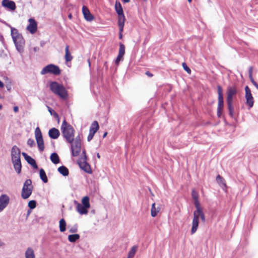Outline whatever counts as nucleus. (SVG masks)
I'll return each mask as SVG.
<instances>
[{
  "label": "nucleus",
  "instance_id": "nucleus-27",
  "mask_svg": "<svg viewBox=\"0 0 258 258\" xmlns=\"http://www.w3.org/2000/svg\"><path fill=\"white\" fill-rule=\"evenodd\" d=\"M72 59L73 56L69 51V46L67 45L65 48V60L67 62H68L71 61Z\"/></svg>",
  "mask_w": 258,
  "mask_h": 258
},
{
  "label": "nucleus",
  "instance_id": "nucleus-10",
  "mask_svg": "<svg viewBox=\"0 0 258 258\" xmlns=\"http://www.w3.org/2000/svg\"><path fill=\"white\" fill-rule=\"evenodd\" d=\"M222 88L220 85L217 86V92H218V107L217 109H222L224 106V99L222 92Z\"/></svg>",
  "mask_w": 258,
  "mask_h": 258
},
{
  "label": "nucleus",
  "instance_id": "nucleus-54",
  "mask_svg": "<svg viewBox=\"0 0 258 258\" xmlns=\"http://www.w3.org/2000/svg\"><path fill=\"white\" fill-rule=\"evenodd\" d=\"M18 110H19V108H18V106H15L14 107V112H17L18 111Z\"/></svg>",
  "mask_w": 258,
  "mask_h": 258
},
{
  "label": "nucleus",
  "instance_id": "nucleus-25",
  "mask_svg": "<svg viewBox=\"0 0 258 258\" xmlns=\"http://www.w3.org/2000/svg\"><path fill=\"white\" fill-rule=\"evenodd\" d=\"M227 107L229 111V114L231 117H234V107L233 101H227Z\"/></svg>",
  "mask_w": 258,
  "mask_h": 258
},
{
  "label": "nucleus",
  "instance_id": "nucleus-33",
  "mask_svg": "<svg viewBox=\"0 0 258 258\" xmlns=\"http://www.w3.org/2000/svg\"><path fill=\"white\" fill-rule=\"evenodd\" d=\"M137 247L136 246H133L131 249L129 251L128 253V255L127 258H133L136 252Z\"/></svg>",
  "mask_w": 258,
  "mask_h": 258
},
{
  "label": "nucleus",
  "instance_id": "nucleus-58",
  "mask_svg": "<svg viewBox=\"0 0 258 258\" xmlns=\"http://www.w3.org/2000/svg\"><path fill=\"white\" fill-rule=\"evenodd\" d=\"M4 245V243L0 239V246H3Z\"/></svg>",
  "mask_w": 258,
  "mask_h": 258
},
{
  "label": "nucleus",
  "instance_id": "nucleus-49",
  "mask_svg": "<svg viewBox=\"0 0 258 258\" xmlns=\"http://www.w3.org/2000/svg\"><path fill=\"white\" fill-rule=\"evenodd\" d=\"M21 157H18L17 158H16V159H14L13 160H12V162L13 163V164H16V163H18V164H20V163H21Z\"/></svg>",
  "mask_w": 258,
  "mask_h": 258
},
{
  "label": "nucleus",
  "instance_id": "nucleus-51",
  "mask_svg": "<svg viewBox=\"0 0 258 258\" xmlns=\"http://www.w3.org/2000/svg\"><path fill=\"white\" fill-rule=\"evenodd\" d=\"M222 109H217V116L220 117L222 114Z\"/></svg>",
  "mask_w": 258,
  "mask_h": 258
},
{
  "label": "nucleus",
  "instance_id": "nucleus-59",
  "mask_svg": "<svg viewBox=\"0 0 258 258\" xmlns=\"http://www.w3.org/2000/svg\"><path fill=\"white\" fill-rule=\"evenodd\" d=\"M97 157L98 158V159H100V154L98 153L97 154Z\"/></svg>",
  "mask_w": 258,
  "mask_h": 258
},
{
  "label": "nucleus",
  "instance_id": "nucleus-16",
  "mask_svg": "<svg viewBox=\"0 0 258 258\" xmlns=\"http://www.w3.org/2000/svg\"><path fill=\"white\" fill-rule=\"evenodd\" d=\"M82 13L83 14L84 18L87 21H91L94 19L93 16L91 14L88 8L85 6L82 7Z\"/></svg>",
  "mask_w": 258,
  "mask_h": 258
},
{
  "label": "nucleus",
  "instance_id": "nucleus-57",
  "mask_svg": "<svg viewBox=\"0 0 258 258\" xmlns=\"http://www.w3.org/2000/svg\"><path fill=\"white\" fill-rule=\"evenodd\" d=\"M107 135V132L104 133L103 135V138H104L105 137H106Z\"/></svg>",
  "mask_w": 258,
  "mask_h": 258
},
{
  "label": "nucleus",
  "instance_id": "nucleus-40",
  "mask_svg": "<svg viewBox=\"0 0 258 258\" xmlns=\"http://www.w3.org/2000/svg\"><path fill=\"white\" fill-rule=\"evenodd\" d=\"M194 205L196 208V211H199L201 210H202L200 206V204L198 200H196L194 201Z\"/></svg>",
  "mask_w": 258,
  "mask_h": 258
},
{
  "label": "nucleus",
  "instance_id": "nucleus-9",
  "mask_svg": "<svg viewBox=\"0 0 258 258\" xmlns=\"http://www.w3.org/2000/svg\"><path fill=\"white\" fill-rule=\"evenodd\" d=\"M245 91L246 104L249 107V108H251L253 105L254 100L251 93V91L247 86L245 87Z\"/></svg>",
  "mask_w": 258,
  "mask_h": 258
},
{
  "label": "nucleus",
  "instance_id": "nucleus-45",
  "mask_svg": "<svg viewBox=\"0 0 258 258\" xmlns=\"http://www.w3.org/2000/svg\"><path fill=\"white\" fill-rule=\"evenodd\" d=\"M182 67L184 70L189 74L191 73V70L187 66L185 62L182 63Z\"/></svg>",
  "mask_w": 258,
  "mask_h": 258
},
{
  "label": "nucleus",
  "instance_id": "nucleus-38",
  "mask_svg": "<svg viewBox=\"0 0 258 258\" xmlns=\"http://www.w3.org/2000/svg\"><path fill=\"white\" fill-rule=\"evenodd\" d=\"M216 180L217 182L219 183V184H221V185H224V186H226V184L224 182V179L220 175H217L216 177Z\"/></svg>",
  "mask_w": 258,
  "mask_h": 258
},
{
  "label": "nucleus",
  "instance_id": "nucleus-8",
  "mask_svg": "<svg viewBox=\"0 0 258 258\" xmlns=\"http://www.w3.org/2000/svg\"><path fill=\"white\" fill-rule=\"evenodd\" d=\"M115 9L116 12L118 15V23L124 22L125 18L123 14V11L120 3L118 2H116L115 5Z\"/></svg>",
  "mask_w": 258,
  "mask_h": 258
},
{
  "label": "nucleus",
  "instance_id": "nucleus-5",
  "mask_svg": "<svg viewBox=\"0 0 258 258\" xmlns=\"http://www.w3.org/2000/svg\"><path fill=\"white\" fill-rule=\"evenodd\" d=\"M33 185L31 179H27L24 183L21 191V197L23 199H27L32 194Z\"/></svg>",
  "mask_w": 258,
  "mask_h": 258
},
{
  "label": "nucleus",
  "instance_id": "nucleus-21",
  "mask_svg": "<svg viewBox=\"0 0 258 258\" xmlns=\"http://www.w3.org/2000/svg\"><path fill=\"white\" fill-rule=\"evenodd\" d=\"M48 135L51 139H56L59 137L60 133L58 129L53 127L49 130Z\"/></svg>",
  "mask_w": 258,
  "mask_h": 258
},
{
  "label": "nucleus",
  "instance_id": "nucleus-20",
  "mask_svg": "<svg viewBox=\"0 0 258 258\" xmlns=\"http://www.w3.org/2000/svg\"><path fill=\"white\" fill-rule=\"evenodd\" d=\"M2 5L3 7L12 11L15 10L16 8L15 2L9 0H3L2 1Z\"/></svg>",
  "mask_w": 258,
  "mask_h": 258
},
{
  "label": "nucleus",
  "instance_id": "nucleus-18",
  "mask_svg": "<svg viewBox=\"0 0 258 258\" xmlns=\"http://www.w3.org/2000/svg\"><path fill=\"white\" fill-rule=\"evenodd\" d=\"M77 204L76 210L81 215H86L88 212V209L86 207L82 205L80 203H77L75 201Z\"/></svg>",
  "mask_w": 258,
  "mask_h": 258
},
{
  "label": "nucleus",
  "instance_id": "nucleus-17",
  "mask_svg": "<svg viewBox=\"0 0 258 258\" xmlns=\"http://www.w3.org/2000/svg\"><path fill=\"white\" fill-rule=\"evenodd\" d=\"M237 91L234 87H229L227 89L226 101H233V97L236 95Z\"/></svg>",
  "mask_w": 258,
  "mask_h": 258
},
{
  "label": "nucleus",
  "instance_id": "nucleus-26",
  "mask_svg": "<svg viewBox=\"0 0 258 258\" xmlns=\"http://www.w3.org/2000/svg\"><path fill=\"white\" fill-rule=\"evenodd\" d=\"M99 128V126L98 122L97 121H94L90 127L89 131L95 134Z\"/></svg>",
  "mask_w": 258,
  "mask_h": 258
},
{
  "label": "nucleus",
  "instance_id": "nucleus-37",
  "mask_svg": "<svg viewBox=\"0 0 258 258\" xmlns=\"http://www.w3.org/2000/svg\"><path fill=\"white\" fill-rule=\"evenodd\" d=\"M47 107L49 112L51 115H53L55 118H58V114L54 110H53L51 107H50L48 106H47Z\"/></svg>",
  "mask_w": 258,
  "mask_h": 258
},
{
  "label": "nucleus",
  "instance_id": "nucleus-46",
  "mask_svg": "<svg viewBox=\"0 0 258 258\" xmlns=\"http://www.w3.org/2000/svg\"><path fill=\"white\" fill-rule=\"evenodd\" d=\"M78 231V226L77 224L73 226L70 230V233H76Z\"/></svg>",
  "mask_w": 258,
  "mask_h": 258
},
{
  "label": "nucleus",
  "instance_id": "nucleus-24",
  "mask_svg": "<svg viewBox=\"0 0 258 258\" xmlns=\"http://www.w3.org/2000/svg\"><path fill=\"white\" fill-rule=\"evenodd\" d=\"M50 159L51 161L54 164H58L60 162L59 157L56 153H52L50 155Z\"/></svg>",
  "mask_w": 258,
  "mask_h": 258
},
{
  "label": "nucleus",
  "instance_id": "nucleus-23",
  "mask_svg": "<svg viewBox=\"0 0 258 258\" xmlns=\"http://www.w3.org/2000/svg\"><path fill=\"white\" fill-rule=\"evenodd\" d=\"M58 172L64 176H68L69 174V169L64 166L62 165L57 169Z\"/></svg>",
  "mask_w": 258,
  "mask_h": 258
},
{
  "label": "nucleus",
  "instance_id": "nucleus-52",
  "mask_svg": "<svg viewBox=\"0 0 258 258\" xmlns=\"http://www.w3.org/2000/svg\"><path fill=\"white\" fill-rule=\"evenodd\" d=\"M145 74L147 76L150 77H152L153 76V74L149 71H147Z\"/></svg>",
  "mask_w": 258,
  "mask_h": 258
},
{
  "label": "nucleus",
  "instance_id": "nucleus-56",
  "mask_svg": "<svg viewBox=\"0 0 258 258\" xmlns=\"http://www.w3.org/2000/svg\"><path fill=\"white\" fill-rule=\"evenodd\" d=\"M122 1L124 3H128L130 1V0H122Z\"/></svg>",
  "mask_w": 258,
  "mask_h": 258
},
{
  "label": "nucleus",
  "instance_id": "nucleus-12",
  "mask_svg": "<svg viewBox=\"0 0 258 258\" xmlns=\"http://www.w3.org/2000/svg\"><path fill=\"white\" fill-rule=\"evenodd\" d=\"M72 155L74 157L78 156L81 150V144H77L75 143H70Z\"/></svg>",
  "mask_w": 258,
  "mask_h": 258
},
{
  "label": "nucleus",
  "instance_id": "nucleus-6",
  "mask_svg": "<svg viewBox=\"0 0 258 258\" xmlns=\"http://www.w3.org/2000/svg\"><path fill=\"white\" fill-rule=\"evenodd\" d=\"M48 73L57 76L60 74L61 70L57 66L49 64L44 67L41 71V75H45Z\"/></svg>",
  "mask_w": 258,
  "mask_h": 258
},
{
  "label": "nucleus",
  "instance_id": "nucleus-44",
  "mask_svg": "<svg viewBox=\"0 0 258 258\" xmlns=\"http://www.w3.org/2000/svg\"><path fill=\"white\" fill-rule=\"evenodd\" d=\"M27 145L30 147H33L35 145L34 140L31 139H29L27 141Z\"/></svg>",
  "mask_w": 258,
  "mask_h": 258
},
{
  "label": "nucleus",
  "instance_id": "nucleus-29",
  "mask_svg": "<svg viewBox=\"0 0 258 258\" xmlns=\"http://www.w3.org/2000/svg\"><path fill=\"white\" fill-rule=\"evenodd\" d=\"M80 237V235L78 234H71L68 236V240L71 242H75Z\"/></svg>",
  "mask_w": 258,
  "mask_h": 258
},
{
  "label": "nucleus",
  "instance_id": "nucleus-35",
  "mask_svg": "<svg viewBox=\"0 0 258 258\" xmlns=\"http://www.w3.org/2000/svg\"><path fill=\"white\" fill-rule=\"evenodd\" d=\"M14 168L18 174H20L21 172L22 165L21 163H16L13 164Z\"/></svg>",
  "mask_w": 258,
  "mask_h": 258
},
{
  "label": "nucleus",
  "instance_id": "nucleus-43",
  "mask_svg": "<svg viewBox=\"0 0 258 258\" xmlns=\"http://www.w3.org/2000/svg\"><path fill=\"white\" fill-rule=\"evenodd\" d=\"M191 196L194 201L198 200L199 195L194 189L192 190Z\"/></svg>",
  "mask_w": 258,
  "mask_h": 258
},
{
  "label": "nucleus",
  "instance_id": "nucleus-32",
  "mask_svg": "<svg viewBox=\"0 0 258 258\" xmlns=\"http://www.w3.org/2000/svg\"><path fill=\"white\" fill-rule=\"evenodd\" d=\"M124 25V22L118 23V25L119 27V38L120 39H122V31L123 30Z\"/></svg>",
  "mask_w": 258,
  "mask_h": 258
},
{
  "label": "nucleus",
  "instance_id": "nucleus-36",
  "mask_svg": "<svg viewBox=\"0 0 258 258\" xmlns=\"http://www.w3.org/2000/svg\"><path fill=\"white\" fill-rule=\"evenodd\" d=\"M159 212L158 210H156L155 208V204L153 203L152 205V208H151V216L153 217H155L157 213Z\"/></svg>",
  "mask_w": 258,
  "mask_h": 258
},
{
  "label": "nucleus",
  "instance_id": "nucleus-1",
  "mask_svg": "<svg viewBox=\"0 0 258 258\" xmlns=\"http://www.w3.org/2000/svg\"><path fill=\"white\" fill-rule=\"evenodd\" d=\"M61 131L63 138L68 143H72L74 140L75 130L73 127L64 119L61 126Z\"/></svg>",
  "mask_w": 258,
  "mask_h": 258
},
{
  "label": "nucleus",
  "instance_id": "nucleus-4",
  "mask_svg": "<svg viewBox=\"0 0 258 258\" xmlns=\"http://www.w3.org/2000/svg\"><path fill=\"white\" fill-rule=\"evenodd\" d=\"M199 218H201L202 221L203 222H205V216L202 210H201L199 211H194V218L192 219V227L191 229V234L195 233L197 230L199 223Z\"/></svg>",
  "mask_w": 258,
  "mask_h": 258
},
{
  "label": "nucleus",
  "instance_id": "nucleus-14",
  "mask_svg": "<svg viewBox=\"0 0 258 258\" xmlns=\"http://www.w3.org/2000/svg\"><path fill=\"white\" fill-rule=\"evenodd\" d=\"M22 155L24 157L25 159L28 164L31 165L34 169H38V167L36 164V161L33 158L29 156L27 153L25 152H22Z\"/></svg>",
  "mask_w": 258,
  "mask_h": 258
},
{
  "label": "nucleus",
  "instance_id": "nucleus-53",
  "mask_svg": "<svg viewBox=\"0 0 258 258\" xmlns=\"http://www.w3.org/2000/svg\"><path fill=\"white\" fill-rule=\"evenodd\" d=\"M252 84L258 90V84L255 81H253Z\"/></svg>",
  "mask_w": 258,
  "mask_h": 258
},
{
  "label": "nucleus",
  "instance_id": "nucleus-19",
  "mask_svg": "<svg viewBox=\"0 0 258 258\" xmlns=\"http://www.w3.org/2000/svg\"><path fill=\"white\" fill-rule=\"evenodd\" d=\"M12 160L21 157V152L20 149L17 146H14L11 149Z\"/></svg>",
  "mask_w": 258,
  "mask_h": 258
},
{
  "label": "nucleus",
  "instance_id": "nucleus-64",
  "mask_svg": "<svg viewBox=\"0 0 258 258\" xmlns=\"http://www.w3.org/2000/svg\"><path fill=\"white\" fill-rule=\"evenodd\" d=\"M30 213V210H28V214H29Z\"/></svg>",
  "mask_w": 258,
  "mask_h": 258
},
{
  "label": "nucleus",
  "instance_id": "nucleus-34",
  "mask_svg": "<svg viewBox=\"0 0 258 258\" xmlns=\"http://www.w3.org/2000/svg\"><path fill=\"white\" fill-rule=\"evenodd\" d=\"M124 53H125V46L122 43H119V52H118V54H119V55L123 56Z\"/></svg>",
  "mask_w": 258,
  "mask_h": 258
},
{
  "label": "nucleus",
  "instance_id": "nucleus-48",
  "mask_svg": "<svg viewBox=\"0 0 258 258\" xmlns=\"http://www.w3.org/2000/svg\"><path fill=\"white\" fill-rule=\"evenodd\" d=\"M94 133H93V132H90L89 131V134L88 136V137H87V141L88 142H90L93 138L94 136Z\"/></svg>",
  "mask_w": 258,
  "mask_h": 258
},
{
  "label": "nucleus",
  "instance_id": "nucleus-2",
  "mask_svg": "<svg viewBox=\"0 0 258 258\" xmlns=\"http://www.w3.org/2000/svg\"><path fill=\"white\" fill-rule=\"evenodd\" d=\"M50 90L55 95L59 96L61 99L66 100L68 97V93L64 87L56 81H51L49 83Z\"/></svg>",
  "mask_w": 258,
  "mask_h": 258
},
{
  "label": "nucleus",
  "instance_id": "nucleus-61",
  "mask_svg": "<svg viewBox=\"0 0 258 258\" xmlns=\"http://www.w3.org/2000/svg\"><path fill=\"white\" fill-rule=\"evenodd\" d=\"M34 51H37V48H36V47H35V48H34Z\"/></svg>",
  "mask_w": 258,
  "mask_h": 258
},
{
  "label": "nucleus",
  "instance_id": "nucleus-22",
  "mask_svg": "<svg viewBox=\"0 0 258 258\" xmlns=\"http://www.w3.org/2000/svg\"><path fill=\"white\" fill-rule=\"evenodd\" d=\"M25 258H35L34 251L32 248L29 247L27 248L25 252Z\"/></svg>",
  "mask_w": 258,
  "mask_h": 258
},
{
  "label": "nucleus",
  "instance_id": "nucleus-63",
  "mask_svg": "<svg viewBox=\"0 0 258 258\" xmlns=\"http://www.w3.org/2000/svg\"><path fill=\"white\" fill-rule=\"evenodd\" d=\"M2 108V105L0 104V109Z\"/></svg>",
  "mask_w": 258,
  "mask_h": 258
},
{
  "label": "nucleus",
  "instance_id": "nucleus-39",
  "mask_svg": "<svg viewBox=\"0 0 258 258\" xmlns=\"http://www.w3.org/2000/svg\"><path fill=\"white\" fill-rule=\"evenodd\" d=\"M28 206L30 209H33L36 207V202L35 200H31L29 202Z\"/></svg>",
  "mask_w": 258,
  "mask_h": 258
},
{
  "label": "nucleus",
  "instance_id": "nucleus-50",
  "mask_svg": "<svg viewBox=\"0 0 258 258\" xmlns=\"http://www.w3.org/2000/svg\"><path fill=\"white\" fill-rule=\"evenodd\" d=\"M83 157L81 158V160H87V157L86 153V151L84 150L82 152Z\"/></svg>",
  "mask_w": 258,
  "mask_h": 258
},
{
  "label": "nucleus",
  "instance_id": "nucleus-11",
  "mask_svg": "<svg viewBox=\"0 0 258 258\" xmlns=\"http://www.w3.org/2000/svg\"><path fill=\"white\" fill-rule=\"evenodd\" d=\"M28 21L29 22V24L27 26V29L31 34H34L37 31V22L33 18H30Z\"/></svg>",
  "mask_w": 258,
  "mask_h": 258
},
{
  "label": "nucleus",
  "instance_id": "nucleus-47",
  "mask_svg": "<svg viewBox=\"0 0 258 258\" xmlns=\"http://www.w3.org/2000/svg\"><path fill=\"white\" fill-rule=\"evenodd\" d=\"M122 58H123V56L118 54V55L115 60V64L118 65Z\"/></svg>",
  "mask_w": 258,
  "mask_h": 258
},
{
  "label": "nucleus",
  "instance_id": "nucleus-41",
  "mask_svg": "<svg viewBox=\"0 0 258 258\" xmlns=\"http://www.w3.org/2000/svg\"><path fill=\"white\" fill-rule=\"evenodd\" d=\"M252 70H253L252 67H250L248 69V75H249V79L251 83H252L253 81H254L252 77Z\"/></svg>",
  "mask_w": 258,
  "mask_h": 258
},
{
  "label": "nucleus",
  "instance_id": "nucleus-55",
  "mask_svg": "<svg viewBox=\"0 0 258 258\" xmlns=\"http://www.w3.org/2000/svg\"><path fill=\"white\" fill-rule=\"evenodd\" d=\"M4 86V83L0 80V88H3Z\"/></svg>",
  "mask_w": 258,
  "mask_h": 258
},
{
  "label": "nucleus",
  "instance_id": "nucleus-60",
  "mask_svg": "<svg viewBox=\"0 0 258 258\" xmlns=\"http://www.w3.org/2000/svg\"><path fill=\"white\" fill-rule=\"evenodd\" d=\"M69 18L70 19H71V18H72V15H71V14H70V15H69Z\"/></svg>",
  "mask_w": 258,
  "mask_h": 258
},
{
  "label": "nucleus",
  "instance_id": "nucleus-3",
  "mask_svg": "<svg viewBox=\"0 0 258 258\" xmlns=\"http://www.w3.org/2000/svg\"><path fill=\"white\" fill-rule=\"evenodd\" d=\"M11 36L17 50L19 52H23L25 40L22 35L18 33L17 29L12 27H11Z\"/></svg>",
  "mask_w": 258,
  "mask_h": 258
},
{
  "label": "nucleus",
  "instance_id": "nucleus-30",
  "mask_svg": "<svg viewBox=\"0 0 258 258\" xmlns=\"http://www.w3.org/2000/svg\"><path fill=\"white\" fill-rule=\"evenodd\" d=\"M59 230L60 232H64L66 230V222L64 219H61L59 221Z\"/></svg>",
  "mask_w": 258,
  "mask_h": 258
},
{
  "label": "nucleus",
  "instance_id": "nucleus-7",
  "mask_svg": "<svg viewBox=\"0 0 258 258\" xmlns=\"http://www.w3.org/2000/svg\"><path fill=\"white\" fill-rule=\"evenodd\" d=\"M35 136L39 150L40 152L43 151L44 149V141L41 130L39 127L35 129Z\"/></svg>",
  "mask_w": 258,
  "mask_h": 258
},
{
  "label": "nucleus",
  "instance_id": "nucleus-28",
  "mask_svg": "<svg viewBox=\"0 0 258 258\" xmlns=\"http://www.w3.org/2000/svg\"><path fill=\"white\" fill-rule=\"evenodd\" d=\"M39 175L40 179L42 180L43 182L47 183L48 182L47 177L43 169L41 168L40 169Z\"/></svg>",
  "mask_w": 258,
  "mask_h": 258
},
{
  "label": "nucleus",
  "instance_id": "nucleus-42",
  "mask_svg": "<svg viewBox=\"0 0 258 258\" xmlns=\"http://www.w3.org/2000/svg\"><path fill=\"white\" fill-rule=\"evenodd\" d=\"M73 143L81 144L80 135H78L75 138H74V140L73 142Z\"/></svg>",
  "mask_w": 258,
  "mask_h": 258
},
{
  "label": "nucleus",
  "instance_id": "nucleus-13",
  "mask_svg": "<svg viewBox=\"0 0 258 258\" xmlns=\"http://www.w3.org/2000/svg\"><path fill=\"white\" fill-rule=\"evenodd\" d=\"M9 197L7 195H2L0 197V212L3 211L8 205Z\"/></svg>",
  "mask_w": 258,
  "mask_h": 258
},
{
  "label": "nucleus",
  "instance_id": "nucleus-15",
  "mask_svg": "<svg viewBox=\"0 0 258 258\" xmlns=\"http://www.w3.org/2000/svg\"><path fill=\"white\" fill-rule=\"evenodd\" d=\"M78 164L80 168L87 173H91L92 170L90 166L87 163V160H82L78 161Z\"/></svg>",
  "mask_w": 258,
  "mask_h": 258
},
{
  "label": "nucleus",
  "instance_id": "nucleus-31",
  "mask_svg": "<svg viewBox=\"0 0 258 258\" xmlns=\"http://www.w3.org/2000/svg\"><path fill=\"white\" fill-rule=\"evenodd\" d=\"M82 205L88 208H89L90 207V204L89 202V198L88 196H85L83 198L82 200Z\"/></svg>",
  "mask_w": 258,
  "mask_h": 258
},
{
  "label": "nucleus",
  "instance_id": "nucleus-62",
  "mask_svg": "<svg viewBox=\"0 0 258 258\" xmlns=\"http://www.w3.org/2000/svg\"><path fill=\"white\" fill-rule=\"evenodd\" d=\"M187 1H188L189 3H190V2L192 1V0H187Z\"/></svg>",
  "mask_w": 258,
  "mask_h": 258
}]
</instances>
